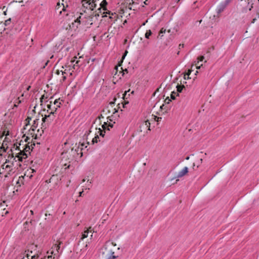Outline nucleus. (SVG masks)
Segmentation results:
<instances>
[{"label":"nucleus","mask_w":259,"mask_h":259,"mask_svg":"<svg viewBox=\"0 0 259 259\" xmlns=\"http://www.w3.org/2000/svg\"><path fill=\"white\" fill-rule=\"evenodd\" d=\"M253 3H251L249 2H247V6L246 7H244L242 9V12L243 13H247V10L251 11L253 8Z\"/></svg>","instance_id":"8"},{"label":"nucleus","mask_w":259,"mask_h":259,"mask_svg":"<svg viewBox=\"0 0 259 259\" xmlns=\"http://www.w3.org/2000/svg\"><path fill=\"white\" fill-rule=\"evenodd\" d=\"M191 72V70H189L188 72L184 75L185 79H186V78H189V76L190 75V73Z\"/></svg>","instance_id":"24"},{"label":"nucleus","mask_w":259,"mask_h":259,"mask_svg":"<svg viewBox=\"0 0 259 259\" xmlns=\"http://www.w3.org/2000/svg\"><path fill=\"white\" fill-rule=\"evenodd\" d=\"M105 13H106V14H109V15H110V14H111L112 15H113V13H111V12L110 11H106Z\"/></svg>","instance_id":"30"},{"label":"nucleus","mask_w":259,"mask_h":259,"mask_svg":"<svg viewBox=\"0 0 259 259\" xmlns=\"http://www.w3.org/2000/svg\"><path fill=\"white\" fill-rule=\"evenodd\" d=\"M27 157L26 153L20 152L19 154L17 156L18 159L20 161H22L23 159H25Z\"/></svg>","instance_id":"10"},{"label":"nucleus","mask_w":259,"mask_h":259,"mask_svg":"<svg viewBox=\"0 0 259 259\" xmlns=\"http://www.w3.org/2000/svg\"><path fill=\"white\" fill-rule=\"evenodd\" d=\"M37 125V120H33V124L32 126V130H34V128H36Z\"/></svg>","instance_id":"19"},{"label":"nucleus","mask_w":259,"mask_h":259,"mask_svg":"<svg viewBox=\"0 0 259 259\" xmlns=\"http://www.w3.org/2000/svg\"><path fill=\"white\" fill-rule=\"evenodd\" d=\"M202 160H202V158H201V159H200L199 161V162H198V163H197V167L199 166V165H200V164L202 163Z\"/></svg>","instance_id":"27"},{"label":"nucleus","mask_w":259,"mask_h":259,"mask_svg":"<svg viewBox=\"0 0 259 259\" xmlns=\"http://www.w3.org/2000/svg\"><path fill=\"white\" fill-rule=\"evenodd\" d=\"M178 95V93L177 92H173L171 94V98L172 99H175L176 98V97Z\"/></svg>","instance_id":"17"},{"label":"nucleus","mask_w":259,"mask_h":259,"mask_svg":"<svg viewBox=\"0 0 259 259\" xmlns=\"http://www.w3.org/2000/svg\"><path fill=\"white\" fill-rule=\"evenodd\" d=\"M108 126L112 127V124H108L107 123L104 122L102 125V128L104 130H106Z\"/></svg>","instance_id":"15"},{"label":"nucleus","mask_w":259,"mask_h":259,"mask_svg":"<svg viewBox=\"0 0 259 259\" xmlns=\"http://www.w3.org/2000/svg\"><path fill=\"white\" fill-rule=\"evenodd\" d=\"M165 30H163V29H161V31H160V32L161 33H163Z\"/></svg>","instance_id":"35"},{"label":"nucleus","mask_w":259,"mask_h":259,"mask_svg":"<svg viewBox=\"0 0 259 259\" xmlns=\"http://www.w3.org/2000/svg\"><path fill=\"white\" fill-rule=\"evenodd\" d=\"M91 187V182H89V181H88L87 184H86V186L85 187V189L89 190Z\"/></svg>","instance_id":"18"},{"label":"nucleus","mask_w":259,"mask_h":259,"mask_svg":"<svg viewBox=\"0 0 259 259\" xmlns=\"http://www.w3.org/2000/svg\"><path fill=\"white\" fill-rule=\"evenodd\" d=\"M145 125L146 126H149H149H150V122L148 120L145 121Z\"/></svg>","instance_id":"26"},{"label":"nucleus","mask_w":259,"mask_h":259,"mask_svg":"<svg viewBox=\"0 0 259 259\" xmlns=\"http://www.w3.org/2000/svg\"><path fill=\"white\" fill-rule=\"evenodd\" d=\"M184 88V85H177V92H179V93L181 92Z\"/></svg>","instance_id":"16"},{"label":"nucleus","mask_w":259,"mask_h":259,"mask_svg":"<svg viewBox=\"0 0 259 259\" xmlns=\"http://www.w3.org/2000/svg\"><path fill=\"white\" fill-rule=\"evenodd\" d=\"M65 15V16H68V13H66Z\"/></svg>","instance_id":"37"},{"label":"nucleus","mask_w":259,"mask_h":259,"mask_svg":"<svg viewBox=\"0 0 259 259\" xmlns=\"http://www.w3.org/2000/svg\"><path fill=\"white\" fill-rule=\"evenodd\" d=\"M107 4V3L105 0H103L102 3L100 4V6L103 8L104 10H107L106 8L105 7V6Z\"/></svg>","instance_id":"12"},{"label":"nucleus","mask_w":259,"mask_h":259,"mask_svg":"<svg viewBox=\"0 0 259 259\" xmlns=\"http://www.w3.org/2000/svg\"><path fill=\"white\" fill-rule=\"evenodd\" d=\"M256 21V18H254L252 19V20H251V24L254 23Z\"/></svg>","instance_id":"29"},{"label":"nucleus","mask_w":259,"mask_h":259,"mask_svg":"<svg viewBox=\"0 0 259 259\" xmlns=\"http://www.w3.org/2000/svg\"><path fill=\"white\" fill-rule=\"evenodd\" d=\"M151 34L152 32L150 30H147L145 35V37L148 39L149 38V36L151 35Z\"/></svg>","instance_id":"14"},{"label":"nucleus","mask_w":259,"mask_h":259,"mask_svg":"<svg viewBox=\"0 0 259 259\" xmlns=\"http://www.w3.org/2000/svg\"><path fill=\"white\" fill-rule=\"evenodd\" d=\"M15 159V158H13V156H12L10 159H7L5 162L1 166L0 173H3L6 171L8 174H10L13 170L14 166V160Z\"/></svg>","instance_id":"1"},{"label":"nucleus","mask_w":259,"mask_h":259,"mask_svg":"<svg viewBox=\"0 0 259 259\" xmlns=\"http://www.w3.org/2000/svg\"><path fill=\"white\" fill-rule=\"evenodd\" d=\"M127 53V52L125 51L124 55H125Z\"/></svg>","instance_id":"38"},{"label":"nucleus","mask_w":259,"mask_h":259,"mask_svg":"<svg viewBox=\"0 0 259 259\" xmlns=\"http://www.w3.org/2000/svg\"><path fill=\"white\" fill-rule=\"evenodd\" d=\"M105 132L101 128H99L98 131L96 133V136L92 139V142L94 144L97 143L98 141H100L99 136L104 137Z\"/></svg>","instance_id":"5"},{"label":"nucleus","mask_w":259,"mask_h":259,"mask_svg":"<svg viewBox=\"0 0 259 259\" xmlns=\"http://www.w3.org/2000/svg\"><path fill=\"white\" fill-rule=\"evenodd\" d=\"M257 1H258V3H259V0H257Z\"/></svg>","instance_id":"40"},{"label":"nucleus","mask_w":259,"mask_h":259,"mask_svg":"<svg viewBox=\"0 0 259 259\" xmlns=\"http://www.w3.org/2000/svg\"><path fill=\"white\" fill-rule=\"evenodd\" d=\"M27 259H42V258H40L38 255H33L31 256V258H28Z\"/></svg>","instance_id":"21"},{"label":"nucleus","mask_w":259,"mask_h":259,"mask_svg":"<svg viewBox=\"0 0 259 259\" xmlns=\"http://www.w3.org/2000/svg\"><path fill=\"white\" fill-rule=\"evenodd\" d=\"M199 61H198L197 62V64H196V65H197V66H196V68H198V69H199V68H200L201 66H202V64H200V65H199V62H201V61H202L203 60V59H204V57L201 56V57H200L199 58Z\"/></svg>","instance_id":"13"},{"label":"nucleus","mask_w":259,"mask_h":259,"mask_svg":"<svg viewBox=\"0 0 259 259\" xmlns=\"http://www.w3.org/2000/svg\"><path fill=\"white\" fill-rule=\"evenodd\" d=\"M96 2H94L93 1H88L89 5H90V9L93 10L96 7Z\"/></svg>","instance_id":"11"},{"label":"nucleus","mask_w":259,"mask_h":259,"mask_svg":"<svg viewBox=\"0 0 259 259\" xmlns=\"http://www.w3.org/2000/svg\"><path fill=\"white\" fill-rule=\"evenodd\" d=\"M91 227H90L89 229H88L87 230L84 231L81 237V240H83L84 238H87L88 236V234L89 232H91Z\"/></svg>","instance_id":"9"},{"label":"nucleus","mask_w":259,"mask_h":259,"mask_svg":"<svg viewBox=\"0 0 259 259\" xmlns=\"http://www.w3.org/2000/svg\"><path fill=\"white\" fill-rule=\"evenodd\" d=\"M114 110H115V111H114V112L113 113L114 114H115L116 112H117V111L115 109H114Z\"/></svg>","instance_id":"36"},{"label":"nucleus","mask_w":259,"mask_h":259,"mask_svg":"<svg viewBox=\"0 0 259 259\" xmlns=\"http://www.w3.org/2000/svg\"><path fill=\"white\" fill-rule=\"evenodd\" d=\"M56 12L59 13L60 15H63V12L65 13V12H67L64 5L63 4H60L59 3H57L56 6Z\"/></svg>","instance_id":"6"},{"label":"nucleus","mask_w":259,"mask_h":259,"mask_svg":"<svg viewBox=\"0 0 259 259\" xmlns=\"http://www.w3.org/2000/svg\"><path fill=\"white\" fill-rule=\"evenodd\" d=\"M186 159H189V157H187Z\"/></svg>","instance_id":"39"},{"label":"nucleus","mask_w":259,"mask_h":259,"mask_svg":"<svg viewBox=\"0 0 259 259\" xmlns=\"http://www.w3.org/2000/svg\"><path fill=\"white\" fill-rule=\"evenodd\" d=\"M50 112L49 115H45L44 117L42 118V120L44 122H47L48 123H51L54 119V113L55 111L53 110H50Z\"/></svg>","instance_id":"4"},{"label":"nucleus","mask_w":259,"mask_h":259,"mask_svg":"<svg viewBox=\"0 0 259 259\" xmlns=\"http://www.w3.org/2000/svg\"><path fill=\"white\" fill-rule=\"evenodd\" d=\"M61 101L60 99H56L54 101L53 104H48L47 105L48 108L49 110H53L56 112L58 108H59L61 105Z\"/></svg>","instance_id":"3"},{"label":"nucleus","mask_w":259,"mask_h":259,"mask_svg":"<svg viewBox=\"0 0 259 259\" xmlns=\"http://www.w3.org/2000/svg\"><path fill=\"white\" fill-rule=\"evenodd\" d=\"M232 0H226L225 2V4L224 5V7H225L226 6H227Z\"/></svg>","instance_id":"23"},{"label":"nucleus","mask_w":259,"mask_h":259,"mask_svg":"<svg viewBox=\"0 0 259 259\" xmlns=\"http://www.w3.org/2000/svg\"><path fill=\"white\" fill-rule=\"evenodd\" d=\"M127 91H125V93H124V95H124L123 98H125V96H126V94H127Z\"/></svg>","instance_id":"32"},{"label":"nucleus","mask_w":259,"mask_h":259,"mask_svg":"<svg viewBox=\"0 0 259 259\" xmlns=\"http://www.w3.org/2000/svg\"><path fill=\"white\" fill-rule=\"evenodd\" d=\"M85 147V148H87V146H85V144H82L80 146V149L81 150H82L83 149V148Z\"/></svg>","instance_id":"25"},{"label":"nucleus","mask_w":259,"mask_h":259,"mask_svg":"<svg viewBox=\"0 0 259 259\" xmlns=\"http://www.w3.org/2000/svg\"><path fill=\"white\" fill-rule=\"evenodd\" d=\"M188 172V168L187 167H184L181 171H180L176 178H180L185 176Z\"/></svg>","instance_id":"7"},{"label":"nucleus","mask_w":259,"mask_h":259,"mask_svg":"<svg viewBox=\"0 0 259 259\" xmlns=\"http://www.w3.org/2000/svg\"><path fill=\"white\" fill-rule=\"evenodd\" d=\"M63 80L66 79V76H63Z\"/></svg>","instance_id":"33"},{"label":"nucleus","mask_w":259,"mask_h":259,"mask_svg":"<svg viewBox=\"0 0 259 259\" xmlns=\"http://www.w3.org/2000/svg\"><path fill=\"white\" fill-rule=\"evenodd\" d=\"M115 256L111 255V256H109L108 258H107L106 259H115Z\"/></svg>","instance_id":"28"},{"label":"nucleus","mask_w":259,"mask_h":259,"mask_svg":"<svg viewBox=\"0 0 259 259\" xmlns=\"http://www.w3.org/2000/svg\"><path fill=\"white\" fill-rule=\"evenodd\" d=\"M61 242L54 244L50 250L51 253L54 256H59L61 252L60 251Z\"/></svg>","instance_id":"2"},{"label":"nucleus","mask_w":259,"mask_h":259,"mask_svg":"<svg viewBox=\"0 0 259 259\" xmlns=\"http://www.w3.org/2000/svg\"><path fill=\"white\" fill-rule=\"evenodd\" d=\"M76 59H77L76 57H74L73 60L71 61L72 63L75 62V64H77L78 63V61H76Z\"/></svg>","instance_id":"22"},{"label":"nucleus","mask_w":259,"mask_h":259,"mask_svg":"<svg viewBox=\"0 0 259 259\" xmlns=\"http://www.w3.org/2000/svg\"><path fill=\"white\" fill-rule=\"evenodd\" d=\"M11 21V18L8 19V20H7L6 21H5V25L6 26H8V25H9L10 24Z\"/></svg>","instance_id":"20"},{"label":"nucleus","mask_w":259,"mask_h":259,"mask_svg":"<svg viewBox=\"0 0 259 259\" xmlns=\"http://www.w3.org/2000/svg\"><path fill=\"white\" fill-rule=\"evenodd\" d=\"M147 22H148V20H147L145 22H144V23L142 24V25H143V26L145 25V24H146V23H147Z\"/></svg>","instance_id":"34"},{"label":"nucleus","mask_w":259,"mask_h":259,"mask_svg":"<svg viewBox=\"0 0 259 259\" xmlns=\"http://www.w3.org/2000/svg\"><path fill=\"white\" fill-rule=\"evenodd\" d=\"M83 193V190L79 192V196H82Z\"/></svg>","instance_id":"31"}]
</instances>
